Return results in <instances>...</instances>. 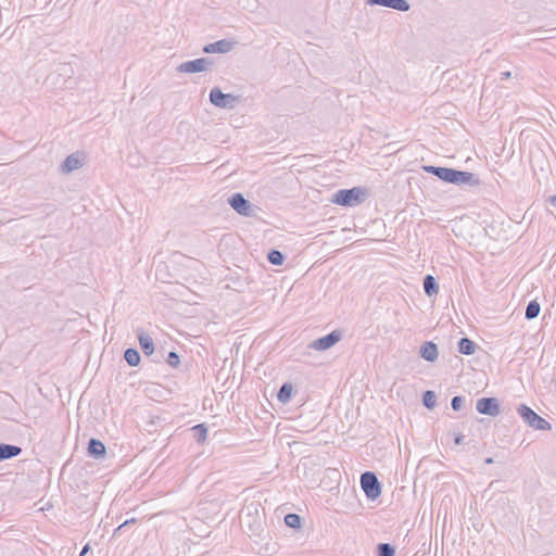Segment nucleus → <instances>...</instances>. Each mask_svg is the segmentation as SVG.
<instances>
[{
    "instance_id": "1",
    "label": "nucleus",
    "mask_w": 556,
    "mask_h": 556,
    "mask_svg": "<svg viewBox=\"0 0 556 556\" xmlns=\"http://www.w3.org/2000/svg\"><path fill=\"white\" fill-rule=\"evenodd\" d=\"M361 489L368 501H376L380 497L382 485L374 471H365L361 476Z\"/></svg>"
},
{
    "instance_id": "2",
    "label": "nucleus",
    "mask_w": 556,
    "mask_h": 556,
    "mask_svg": "<svg viewBox=\"0 0 556 556\" xmlns=\"http://www.w3.org/2000/svg\"><path fill=\"white\" fill-rule=\"evenodd\" d=\"M517 412L522 420L531 428L535 430H551V424L543 417L538 415L531 407L526 404H520L517 407Z\"/></svg>"
},
{
    "instance_id": "3",
    "label": "nucleus",
    "mask_w": 556,
    "mask_h": 556,
    "mask_svg": "<svg viewBox=\"0 0 556 556\" xmlns=\"http://www.w3.org/2000/svg\"><path fill=\"white\" fill-rule=\"evenodd\" d=\"M210 101L219 109H233L239 101V97L232 93H224L220 88L214 87L210 91Z\"/></svg>"
},
{
    "instance_id": "4",
    "label": "nucleus",
    "mask_w": 556,
    "mask_h": 556,
    "mask_svg": "<svg viewBox=\"0 0 556 556\" xmlns=\"http://www.w3.org/2000/svg\"><path fill=\"white\" fill-rule=\"evenodd\" d=\"M214 61L210 58H200L192 61L182 62L177 66L179 73H200L211 70Z\"/></svg>"
},
{
    "instance_id": "5",
    "label": "nucleus",
    "mask_w": 556,
    "mask_h": 556,
    "mask_svg": "<svg viewBox=\"0 0 556 556\" xmlns=\"http://www.w3.org/2000/svg\"><path fill=\"white\" fill-rule=\"evenodd\" d=\"M228 202L230 206L242 216L251 217L255 215V206L241 193H233Z\"/></svg>"
},
{
    "instance_id": "6",
    "label": "nucleus",
    "mask_w": 556,
    "mask_h": 556,
    "mask_svg": "<svg viewBox=\"0 0 556 556\" xmlns=\"http://www.w3.org/2000/svg\"><path fill=\"white\" fill-rule=\"evenodd\" d=\"M476 408L479 414L496 417L501 414V405L496 397H481L477 401Z\"/></svg>"
},
{
    "instance_id": "7",
    "label": "nucleus",
    "mask_w": 556,
    "mask_h": 556,
    "mask_svg": "<svg viewBox=\"0 0 556 556\" xmlns=\"http://www.w3.org/2000/svg\"><path fill=\"white\" fill-rule=\"evenodd\" d=\"M343 336L342 330H333L329 334L314 340L309 348L316 351H326L332 348L337 342L341 340Z\"/></svg>"
},
{
    "instance_id": "8",
    "label": "nucleus",
    "mask_w": 556,
    "mask_h": 556,
    "mask_svg": "<svg viewBox=\"0 0 556 556\" xmlns=\"http://www.w3.org/2000/svg\"><path fill=\"white\" fill-rule=\"evenodd\" d=\"M453 185L457 186H479L480 179L478 176L470 172L465 170H458L454 168L453 176H452V182Z\"/></svg>"
},
{
    "instance_id": "9",
    "label": "nucleus",
    "mask_w": 556,
    "mask_h": 556,
    "mask_svg": "<svg viewBox=\"0 0 556 556\" xmlns=\"http://www.w3.org/2000/svg\"><path fill=\"white\" fill-rule=\"evenodd\" d=\"M367 4L390 8L400 12H407L410 9L407 0H367Z\"/></svg>"
},
{
    "instance_id": "10",
    "label": "nucleus",
    "mask_w": 556,
    "mask_h": 556,
    "mask_svg": "<svg viewBox=\"0 0 556 556\" xmlns=\"http://www.w3.org/2000/svg\"><path fill=\"white\" fill-rule=\"evenodd\" d=\"M424 172L434 175L440 180L451 184L452 182V176L454 168L450 167H440V166H433V165H424L422 166Z\"/></svg>"
},
{
    "instance_id": "11",
    "label": "nucleus",
    "mask_w": 556,
    "mask_h": 556,
    "mask_svg": "<svg viewBox=\"0 0 556 556\" xmlns=\"http://www.w3.org/2000/svg\"><path fill=\"white\" fill-rule=\"evenodd\" d=\"M370 195H371V189L368 187L350 188V206L362 204Z\"/></svg>"
},
{
    "instance_id": "12",
    "label": "nucleus",
    "mask_w": 556,
    "mask_h": 556,
    "mask_svg": "<svg viewBox=\"0 0 556 556\" xmlns=\"http://www.w3.org/2000/svg\"><path fill=\"white\" fill-rule=\"evenodd\" d=\"M233 48V42L227 39H222L203 47L204 53H227Z\"/></svg>"
},
{
    "instance_id": "13",
    "label": "nucleus",
    "mask_w": 556,
    "mask_h": 556,
    "mask_svg": "<svg viewBox=\"0 0 556 556\" xmlns=\"http://www.w3.org/2000/svg\"><path fill=\"white\" fill-rule=\"evenodd\" d=\"M83 166V160L77 153L70 154L61 164V172L63 174H70L75 169Z\"/></svg>"
},
{
    "instance_id": "14",
    "label": "nucleus",
    "mask_w": 556,
    "mask_h": 556,
    "mask_svg": "<svg viewBox=\"0 0 556 556\" xmlns=\"http://www.w3.org/2000/svg\"><path fill=\"white\" fill-rule=\"evenodd\" d=\"M419 353L420 356L428 362H434L439 355L438 346L432 341L425 342L420 346Z\"/></svg>"
},
{
    "instance_id": "15",
    "label": "nucleus",
    "mask_w": 556,
    "mask_h": 556,
    "mask_svg": "<svg viewBox=\"0 0 556 556\" xmlns=\"http://www.w3.org/2000/svg\"><path fill=\"white\" fill-rule=\"evenodd\" d=\"M106 448L105 445L97 439H90L88 443V454L89 456L99 459L105 456Z\"/></svg>"
},
{
    "instance_id": "16",
    "label": "nucleus",
    "mask_w": 556,
    "mask_h": 556,
    "mask_svg": "<svg viewBox=\"0 0 556 556\" xmlns=\"http://www.w3.org/2000/svg\"><path fill=\"white\" fill-rule=\"evenodd\" d=\"M22 448L17 445L0 443V462L18 456Z\"/></svg>"
},
{
    "instance_id": "17",
    "label": "nucleus",
    "mask_w": 556,
    "mask_h": 556,
    "mask_svg": "<svg viewBox=\"0 0 556 556\" xmlns=\"http://www.w3.org/2000/svg\"><path fill=\"white\" fill-rule=\"evenodd\" d=\"M138 340H139L141 350L143 351V353L146 355L153 354V352H154V343H153L152 338L149 334H147L144 332H140L138 334Z\"/></svg>"
},
{
    "instance_id": "18",
    "label": "nucleus",
    "mask_w": 556,
    "mask_h": 556,
    "mask_svg": "<svg viewBox=\"0 0 556 556\" xmlns=\"http://www.w3.org/2000/svg\"><path fill=\"white\" fill-rule=\"evenodd\" d=\"M424 291L428 296H432L439 292V285L435 278L431 275H427L424 278Z\"/></svg>"
},
{
    "instance_id": "19",
    "label": "nucleus",
    "mask_w": 556,
    "mask_h": 556,
    "mask_svg": "<svg viewBox=\"0 0 556 556\" xmlns=\"http://www.w3.org/2000/svg\"><path fill=\"white\" fill-rule=\"evenodd\" d=\"M458 352L465 355H472L477 350V344L469 338H462L458 341Z\"/></svg>"
},
{
    "instance_id": "20",
    "label": "nucleus",
    "mask_w": 556,
    "mask_h": 556,
    "mask_svg": "<svg viewBox=\"0 0 556 556\" xmlns=\"http://www.w3.org/2000/svg\"><path fill=\"white\" fill-rule=\"evenodd\" d=\"M541 312V305L538 301H530L527 305L525 317L528 320L534 319L539 316Z\"/></svg>"
},
{
    "instance_id": "21",
    "label": "nucleus",
    "mask_w": 556,
    "mask_h": 556,
    "mask_svg": "<svg viewBox=\"0 0 556 556\" xmlns=\"http://www.w3.org/2000/svg\"><path fill=\"white\" fill-rule=\"evenodd\" d=\"M124 358L129 366H137L140 363V354L135 349H127L124 353Z\"/></svg>"
},
{
    "instance_id": "22",
    "label": "nucleus",
    "mask_w": 556,
    "mask_h": 556,
    "mask_svg": "<svg viewBox=\"0 0 556 556\" xmlns=\"http://www.w3.org/2000/svg\"><path fill=\"white\" fill-rule=\"evenodd\" d=\"M292 390L293 388L291 383H283L277 394L278 401L281 403H288L291 399Z\"/></svg>"
},
{
    "instance_id": "23",
    "label": "nucleus",
    "mask_w": 556,
    "mask_h": 556,
    "mask_svg": "<svg viewBox=\"0 0 556 556\" xmlns=\"http://www.w3.org/2000/svg\"><path fill=\"white\" fill-rule=\"evenodd\" d=\"M435 400H437V396L433 391L428 390L422 393L421 401H422V404L425 407L432 409L435 406Z\"/></svg>"
},
{
    "instance_id": "24",
    "label": "nucleus",
    "mask_w": 556,
    "mask_h": 556,
    "mask_svg": "<svg viewBox=\"0 0 556 556\" xmlns=\"http://www.w3.org/2000/svg\"><path fill=\"white\" fill-rule=\"evenodd\" d=\"M378 556H395V548L389 543H379L377 545Z\"/></svg>"
},
{
    "instance_id": "25",
    "label": "nucleus",
    "mask_w": 556,
    "mask_h": 556,
    "mask_svg": "<svg viewBox=\"0 0 556 556\" xmlns=\"http://www.w3.org/2000/svg\"><path fill=\"white\" fill-rule=\"evenodd\" d=\"M301 521H302V518L298 514L291 513V514L286 515V517H285V523L292 529L300 528Z\"/></svg>"
},
{
    "instance_id": "26",
    "label": "nucleus",
    "mask_w": 556,
    "mask_h": 556,
    "mask_svg": "<svg viewBox=\"0 0 556 556\" xmlns=\"http://www.w3.org/2000/svg\"><path fill=\"white\" fill-rule=\"evenodd\" d=\"M267 258L273 265H282L285 261L283 254L278 250H270Z\"/></svg>"
},
{
    "instance_id": "27",
    "label": "nucleus",
    "mask_w": 556,
    "mask_h": 556,
    "mask_svg": "<svg viewBox=\"0 0 556 556\" xmlns=\"http://www.w3.org/2000/svg\"><path fill=\"white\" fill-rule=\"evenodd\" d=\"M193 430L195 432V435H197V441L198 442H204L206 440V437H207V428L205 427V425L203 424H200V425H197L193 427Z\"/></svg>"
},
{
    "instance_id": "28",
    "label": "nucleus",
    "mask_w": 556,
    "mask_h": 556,
    "mask_svg": "<svg viewBox=\"0 0 556 556\" xmlns=\"http://www.w3.org/2000/svg\"><path fill=\"white\" fill-rule=\"evenodd\" d=\"M338 204L340 205H343V206H348V189H341L337 194H336V200H334Z\"/></svg>"
},
{
    "instance_id": "29",
    "label": "nucleus",
    "mask_w": 556,
    "mask_h": 556,
    "mask_svg": "<svg viewBox=\"0 0 556 556\" xmlns=\"http://www.w3.org/2000/svg\"><path fill=\"white\" fill-rule=\"evenodd\" d=\"M166 362L169 366L177 367L180 363V359L176 352H169Z\"/></svg>"
},
{
    "instance_id": "30",
    "label": "nucleus",
    "mask_w": 556,
    "mask_h": 556,
    "mask_svg": "<svg viewBox=\"0 0 556 556\" xmlns=\"http://www.w3.org/2000/svg\"><path fill=\"white\" fill-rule=\"evenodd\" d=\"M465 402V399L463 396H454L451 401V406L454 410H459L463 407V404Z\"/></svg>"
},
{
    "instance_id": "31",
    "label": "nucleus",
    "mask_w": 556,
    "mask_h": 556,
    "mask_svg": "<svg viewBox=\"0 0 556 556\" xmlns=\"http://www.w3.org/2000/svg\"><path fill=\"white\" fill-rule=\"evenodd\" d=\"M249 527H250L251 531H252L254 534H256V533H258V531L262 529V522H261V520H260V519L255 518V519H254V521H253V523H250V525H249Z\"/></svg>"
},
{
    "instance_id": "32",
    "label": "nucleus",
    "mask_w": 556,
    "mask_h": 556,
    "mask_svg": "<svg viewBox=\"0 0 556 556\" xmlns=\"http://www.w3.org/2000/svg\"><path fill=\"white\" fill-rule=\"evenodd\" d=\"M136 521H137V520H136V518H131V519H128V520L124 521L122 525H119V526L115 529L114 534H116L117 532H119L123 528H125V527H127V526H129V525H131V523H135Z\"/></svg>"
},
{
    "instance_id": "33",
    "label": "nucleus",
    "mask_w": 556,
    "mask_h": 556,
    "mask_svg": "<svg viewBox=\"0 0 556 556\" xmlns=\"http://www.w3.org/2000/svg\"><path fill=\"white\" fill-rule=\"evenodd\" d=\"M464 438H465V437H464V434L458 433V434L455 437V439H454L455 444H457V445L462 444V443H463V441H464Z\"/></svg>"
},
{
    "instance_id": "34",
    "label": "nucleus",
    "mask_w": 556,
    "mask_h": 556,
    "mask_svg": "<svg viewBox=\"0 0 556 556\" xmlns=\"http://www.w3.org/2000/svg\"><path fill=\"white\" fill-rule=\"evenodd\" d=\"M89 549H90L89 545H88V544H87V545H85V546L83 547V549H81V552H80L79 556H85V555L88 553V551H89Z\"/></svg>"
},
{
    "instance_id": "35",
    "label": "nucleus",
    "mask_w": 556,
    "mask_h": 556,
    "mask_svg": "<svg viewBox=\"0 0 556 556\" xmlns=\"http://www.w3.org/2000/svg\"><path fill=\"white\" fill-rule=\"evenodd\" d=\"M549 202H551V204H552L553 206H555V207H556V195H552V197L549 198Z\"/></svg>"
},
{
    "instance_id": "36",
    "label": "nucleus",
    "mask_w": 556,
    "mask_h": 556,
    "mask_svg": "<svg viewBox=\"0 0 556 556\" xmlns=\"http://www.w3.org/2000/svg\"><path fill=\"white\" fill-rule=\"evenodd\" d=\"M510 77V72H504L502 73V78L503 79H506V78H509Z\"/></svg>"
},
{
    "instance_id": "37",
    "label": "nucleus",
    "mask_w": 556,
    "mask_h": 556,
    "mask_svg": "<svg viewBox=\"0 0 556 556\" xmlns=\"http://www.w3.org/2000/svg\"><path fill=\"white\" fill-rule=\"evenodd\" d=\"M484 463L490 465V464L494 463V459L492 457H488V458L484 459Z\"/></svg>"
}]
</instances>
